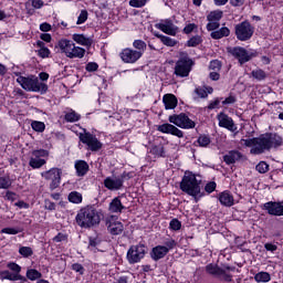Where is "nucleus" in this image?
<instances>
[{
	"mask_svg": "<svg viewBox=\"0 0 283 283\" xmlns=\"http://www.w3.org/2000/svg\"><path fill=\"white\" fill-rule=\"evenodd\" d=\"M242 142H244L245 147H252L250 154L254 156H260V154L271 151V149H277L283 145V138L277 133H265L259 137L242 139Z\"/></svg>",
	"mask_w": 283,
	"mask_h": 283,
	"instance_id": "f257e3e1",
	"label": "nucleus"
},
{
	"mask_svg": "<svg viewBox=\"0 0 283 283\" xmlns=\"http://www.w3.org/2000/svg\"><path fill=\"white\" fill-rule=\"evenodd\" d=\"M168 120L169 123L159 125L157 127V132H160L161 134H169L177 138H185V132L181 129H196V122L189 118L186 113L170 115Z\"/></svg>",
	"mask_w": 283,
	"mask_h": 283,
	"instance_id": "f03ea898",
	"label": "nucleus"
},
{
	"mask_svg": "<svg viewBox=\"0 0 283 283\" xmlns=\"http://www.w3.org/2000/svg\"><path fill=\"white\" fill-rule=\"evenodd\" d=\"M103 220V210L96 209L94 205L81 208L75 216V222L81 229H94Z\"/></svg>",
	"mask_w": 283,
	"mask_h": 283,
	"instance_id": "7ed1b4c3",
	"label": "nucleus"
},
{
	"mask_svg": "<svg viewBox=\"0 0 283 283\" xmlns=\"http://www.w3.org/2000/svg\"><path fill=\"white\" fill-rule=\"evenodd\" d=\"M14 75L18 76L17 83H19L25 92H40V94L48 93V84L39 81L36 75L23 76L21 75V72L14 73Z\"/></svg>",
	"mask_w": 283,
	"mask_h": 283,
	"instance_id": "20e7f679",
	"label": "nucleus"
},
{
	"mask_svg": "<svg viewBox=\"0 0 283 283\" xmlns=\"http://www.w3.org/2000/svg\"><path fill=\"white\" fill-rule=\"evenodd\" d=\"M179 189L192 198H202V196H205V193L201 192L198 178H196V175L191 171L185 172L179 184Z\"/></svg>",
	"mask_w": 283,
	"mask_h": 283,
	"instance_id": "39448f33",
	"label": "nucleus"
},
{
	"mask_svg": "<svg viewBox=\"0 0 283 283\" xmlns=\"http://www.w3.org/2000/svg\"><path fill=\"white\" fill-rule=\"evenodd\" d=\"M193 65H196V62L193 61V59H191V56H189V53H187V51L179 52V59L175 64V76H178L179 78H187V76L191 74Z\"/></svg>",
	"mask_w": 283,
	"mask_h": 283,
	"instance_id": "423d86ee",
	"label": "nucleus"
},
{
	"mask_svg": "<svg viewBox=\"0 0 283 283\" xmlns=\"http://www.w3.org/2000/svg\"><path fill=\"white\" fill-rule=\"evenodd\" d=\"M253 34H255V27H253L249 20L239 22L234 25V35L238 41H251V39H253Z\"/></svg>",
	"mask_w": 283,
	"mask_h": 283,
	"instance_id": "0eeeda50",
	"label": "nucleus"
},
{
	"mask_svg": "<svg viewBox=\"0 0 283 283\" xmlns=\"http://www.w3.org/2000/svg\"><path fill=\"white\" fill-rule=\"evenodd\" d=\"M205 271L207 275L216 277L217 280H220V282H233V274L227 272V270L218 265V263H208L205 266Z\"/></svg>",
	"mask_w": 283,
	"mask_h": 283,
	"instance_id": "6e6552de",
	"label": "nucleus"
},
{
	"mask_svg": "<svg viewBox=\"0 0 283 283\" xmlns=\"http://www.w3.org/2000/svg\"><path fill=\"white\" fill-rule=\"evenodd\" d=\"M42 178L44 180H49V189L50 191H54L61 187V176H63V169L53 167L49 170L41 172Z\"/></svg>",
	"mask_w": 283,
	"mask_h": 283,
	"instance_id": "1a4fd4ad",
	"label": "nucleus"
},
{
	"mask_svg": "<svg viewBox=\"0 0 283 283\" xmlns=\"http://www.w3.org/2000/svg\"><path fill=\"white\" fill-rule=\"evenodd\" d=\"M146 254L147 247H145V244L139 243L137 245H130L126 253V260L128 264H138V262H140Z\"/></svg>",
	"mask_w": 283,
	"mask_h": 283,
	"instance_id": "9d476101",
	"label": "nucleus"
},
{
	"mask_svg": "<svg viewBox=\"0 0 283 283\" xmlns=\"http://www.w3.org/2000/svg\"><path fill=\"white\" fill-rule=\"evenodd\" d=\"M78 138L83 145H86L90 151H101V149H103V143L98 140L96 135L87 132V129H84V133H81Z\"/></svg>",
	"mask_w": 283,
	"mask_h": 283,
	"instance_id": "9b49d317",
	"label": "nucleus"
},
{
	"mask_svg": "<svg viewBox=\"0 0 283 283\" xmlns=\"http://www.w3.org/2000/svg\"><path fill=\"white\" fill-rule=\"evenodd\" d=\"M228 52L240 63V65H244V63H249L253 56H255L254 53H249L244 46H234V48H229Z\"/></svg>",
	"mask_w": 283,
	"mask_h": 283,
	"instance_id": "f8f14e48",
	"label": "nucleus"
},
{
	"mask_svg": "<svg viewBox=\"0 0 283 283\" xmlns=\"http://www.w3.org/2000/svg\"><path fill=\"white\" fill-rule=\"evenodd\" d=\"M119 59L123 63L134 64L137 63L139 59H143V53L134 49L126 48L119 52Z\"/></svg>",
	"mask_w": 283,
	"mask_h": 283,
	"instance_id": "ddd939ff",
	"label": "nucleus"
},
{
	"mask_svg": "<svg viewBox=\"0 0 283 283\" xmlns=\"http://www.w3.org/2000/svg\"><path fill=\"white\" fill-rule=\"evenodd\" d=\"M155 28L169 36H176L178 34V27L174 24V20L171 19L161 20V22L155 24Z\"/></svg>",
	"mask_w": 283,
	"mask_h": 283,
	"instance_id": "4468645a",
	"label": "nucleus"
},
{
	"mask_svg": "<svg viewBox=\"0 0 283 283\" xmlns=\"http://www.w3.org/2000/svg\"><path fill=\"white\" fill-rule=\"evenodd\" d=\"M262 209L269 216L282 217L283 216V200L282 201H268L263 205Z\"/></svg>",
	"mask_w": 283,
	"mask_h": 283,
	"instance_id": "2eb2a0df",
	"label": "nucleus"
},
{
	"mask_svg": "<svg viewBox=\"0 0 283 283\" xmlns=\"http://www.w3.org/2000/svg\"><path fill=\"white\" fill-rule=\"evenodd\" d=\"M217 119L219 120V127H223L229 132H235V129H238V127L235 126V123L233 122V118H231L224 112L219 113L217 115Z\"/></svg>",
	"mask_w": 283,
	"mask_h": 283,
	"instance_id": "dca6fc26",
	"label": "nucleus"
},
{
	"mask_svg": "<svg viewBox=\"0 0 283 283\" xmlns=\"http://www.w3.org/2000/svg\"><path fill=\"white\" fill-rule=\"evenodd\" d=\"M104 187L105 189H108V191H120L123 188V180H119L117 178L106 177L104 179Z\"/></svg>",
	"mask_w": 283,
	"mask_h": 283,
	"instance_id": "f3484780",
	"label": "nucleus"
},
{
	"mask_svg": "<svg viewBox=\"0 0 283 283\" xmlns=\"http://www.w3.org/2000/svg\"><path fill=\"white\" fill-rule=\"evenodd\" d=\"M74 167L77 178H83L87 176V172L90 171V164H87V161L83 159L76 160Z\"/></svg>",
	"mask_w": 283,
	"mask_h": 283,
	"instance_id": "a211bd4d",
	"label": "nucleus"
},
{
	"mask_svg": "<svg viewBox=\"0 0 283 283\" xmlns=\"http://www.w3.org/2000/svg\"><path fill=\"white\" fill-rule=\"evenodd\" d=\"M127 207L123 205V201H120V197H115L112 199V201L108 205V211L111 213H123Z\"/></svg>",
	"mask_w": 283,
	"mask_h": 283,
	"instance_id": "6ab92c4d",
	"label": "nucleus"
},
{
	"mask_svg": "<svg viewBox=\"0 0 283 283\" xmlns=\"http://www.w3.org/2000/svg\"><path fill=\"white\" fill-rule=\"evenodd\" d=\"M106 226L111 235H120V233L125 231V226H123V222L120 221H106Z\"/></svg>",
	"mask_w": 283,
	"mask_h": 283,
	"instance_id": "aec40b11",
	"label": "nucleus"
},
{
	"mask_svg": "<svg viewBox=\"0 0 283 283\" xmlns=\"http://www.w3.org/2000/svg\"><path fill=\"white\" fill-rule=\"evenodd\" d=\"M167 248H164L163 245H156L150 251V258L154 260V262H158L159 260H163L168 254Z\"/></svg>",
	"mask_w": 283,
	"mask_h": 283,
	"instance_id": "412c9836",
	"label": "nucleus"
},
{
	"mask_svg": "<svg viewBox=\"0 0 283 283\" xmlns=\"http://www.w3.org/2000/svg\"><path fill=\"white\" fill-rule=\"evenodd\" d=\"M219 202L222 207H233L235 205V200L233 199V195L229 190L222 191L219 193Z\"/></svg>",
	"mask_w": 283,
	"mask_h": 283,
	"instance_id": "4be33fe9",
	"label": "nucleus"
},
{
	"mask_svg": "<svg viewBox=\"0 0 283 283\" xmlns=\"http://www.w3.org/2000/svg\"><path fill=\"white\" fill-rule=\"evenodd\" d=\"M238 160H242V153L239 150H230L227 155L223 156V161L226 165H235Z\"/></svg>",
	"mask_w": 283,
	"mask_h": 283,
	"instance_id": "5701e85b",
	"label": "nucleus"
},
{
	"mask_svg": "<svg viewBox=\"0 0 283 283\" xmlns=\"http://www.w3.org/2000/svg\"><path fill=\"white\" fill-rule=\"evenodd\" d=\"M74 45V42L67 39H62L57 42V46L60 48L61 52L67 57L70 56Z\"/></svg>",
	"mask_w": 283,
	"mask_h": 283,
	"instance_id": "b1692460",
	"label": "nucleus"
},
{
	"mask_svg": "<svg viewBox=\"0 0 283 283\" xmlns=\"http://www.w3.org/2000/svg\"><path fill=\"white\" fill-rule=\"evenodd\" d=\"M165 109H176L178 107V97L174 94H165L163 97Z\"/></svg>",
	"mask_w": 283,
	"mask_h": 283,
	"instance_id": "393cba45",
	"label": "nucleus"
},
{
	"mask_svg": "<svg viewBox=\"0 0 283 283\" xmlns=\"http://www.w3.org/2000/svg\"><path fill=\"white\" fill-rule=\"evenodd\" d=\"M154 36H156V39H159L161 43L166 45V48H176V45H178V42L176 40L171 39L170 36L164 35L160 32H155Z\"/></svg>",
	"mask_w": 283,
	"mask_h": 283,
	"instance_id": "a878e982",
	"label": "nucleus"
},
{
	"mask_svg": "<svg viewBox=\"0 0 283 283\" xmlns=\"http://www.w3.org/2000/svg\"><path fill=\"white\" fill-rule=\"evenodd\" d=\"M193 147H202L207 148L209 145H211V137L207 134H201L197 138V140L193 142Z\"/></svg>",
	"mask_w": 283,
	"mask_h": 283,
	"instance_id": "bb28decb",
	"label": "nucleus"
},
{
	"mask_svg": "<svg viewBox=\"0 0 283 283\" xmlns=\"http://www.w3.org/2000/svg\"><path fill=\"white\" fill-rule=\"evenodd\" d=\"M231 34V30L227 27H222L221 29L217 31H212L210 33L211 39H214L216 41L220 39H224V36H229Z\"/></svg>",
	"mask_w": 283,
	"mask_h": 283,
	"instance_id": "cd10ccee",
	"label": "nucleus"
},
{
	"mask_svg": "<svg viewBox=\"0 0 283 283\" xmlns=\"http://www.w3.org/2000/svg\"><path fill=\"white\" fill-rule=\"evenodd\" d=\"M72 39L78 45H84L86 48H90V45H92V39L85 36L84 34L74 33Z\"/></svg>",
	"mask_w": 283,
	"mask_h": 283,
	"instance_id": "c85d7f7f",
	"label": "nucleus"
},
{
	"mask_svg": "<svg viewBox=\"0 0 283 283\" xmlns=\"http://www.w3.org/2000/svg\"><path fill=\"white\" fill-rule=\"evenodd\" d=\"M1 275V280H9L10 282H19V279H21V273H10L8 270L2 271Z\"/></svg>",
	"mask_w": 283,
	"mask_h": 283,
	"instance_id": "c756f323",
	"label": "nucleus"
},
{
	"mask_svg": "<svg viewBox=\"0 0 283 283\" xmlns=\"http://www.w3.org/2000/svg\"><path fill=\"white\" fill-rule=\"evenodd\" d=\"M83 56H85V49L76 46V44L71 50V53H69V59H83Z\"/></svg>",
	"mask_w": 283,
	"mask_h": 283,
	"instance_id": "7c9ffc66",
	"label": "nucleus"
},
{
	"mask_svg": "<svg viewBox=\"0 0 283 283\" xmlns=\"http://www.w3.org/2000/svg\"><path fill=\"white\" fill-rule=\"evenodd\" d=\"M64 120L65 123H78V120H81V114L76 113L74 109H71V112L65 113Z\"/></svg>",
	"mask_w": 283,
	"mask_h": 283,
	"instance_id": "2f4dec72",
	"label": "nucleus"
},
{
	"mask_svg": "<svg viewBox=\"0 0 283 283\" xmlns=\"http://www.w3.org/2000/svg\"><path fill=\"white\" fill-rule=\"evenodd\" d=\"M67 199L72 205H81L83 202V195L78 191H71Z\"/></svg>",
	"mask_w": 283,
	"mask_h": 283,
	"instance_id": "473e14b6",
	"label": "nucleus"
},
{
	"mask_svg": "<svg viewBox=\"0 0 283 283\" xmlns=\"http://www.w3.org/2000/svg\"><path fill=\"white\" fill-rule=\"evenodd\" d=\"M43 277V274L36 270V269H29L27 270V279H29L31 282H36V280H41Z\"/></svg>",
	"mask_w": 283,
	"mask_h": 283,
	"instance_id": "72a5a7b5",
	"label": "nucleus"
},
{
	"mask_svg": "<svg viewBox=\"0 0 283 283\" xmlns=\"http://www.w3.org/2000/svg\"><path fill=\"white\" fill-rule=\"evenodd\" d=\"M150 154L156 156L157 158H165V146L163 145H154L150 148Z\"/></svg>",
	"mask_w": 283,
	"mask_h": 283,
	"instance_id": "f704fd0d",
	"label": "nucleus"
},
{
	"mask_svg": "<svg viewBox=\"0 0 283 283\" xmlns=\"http://www.w3.org/2000/svg\"><path fill=\"white\" fill-rule=\"evenodd\" d=\"M252 78H255V81H266V77L269 76L266 72L262 69H255L251 72Z\"/></svg>",
	"mask_w": 283,
	"mask_h": 283,
	"instance_id": "c9c22d12",
	"label": "nucleus"
},
{
	"mask_svg": "<svg viewBox=\"0 0 283 283\" xmlns=\"http://www.w3.org/2000/svg\"><path fill=\"white\" fill-rule=\"evenodd\" d=\"M223 14H224V12H222V10L211 11L207 15V21H213V22L220 23V20L222 19Z\"/></svg>",
	"mask_w": 283,
	"mask_h": 283,
	"instance_id": "e433bc0d",
	"label": "nucleus"
},
{
	"mask_svg": "<svg viewBox=\"0 0 283 283\" xmlns=\"http://www.w3.org/2000/svg\"><path fill=\"white\" fill-rule=\"evenodd\" d=\"M48 160L45 159H39V158H34L31 157V159L29 160V167H31L32 169H41V167H43V165H46Z\"/></svg>",
	"mask_w": 283,
	"mask_h": 283,
	"instance_id": "4c0bfd02",
	"label": "nucleus"
},
{
	"mask_svg": "<svg viewBox=\"0 0 283 283\" xmlns=\"http://www.w3.org/2000/svg\"><path fill=\"white\" fill-rule=\"evenodd\" d=\"M98 247H101V239L96 237H88V247L90 251H93V253H96L98 251Z\"/></svg>",
	"mask_w": 283,
	"mask_h": 283,
	"instance_id": "58836bf2",
	"label": "nucleus"
},
{
	"mask_svg": "<svg viewBox=\"0 0 283 283\" xmlns=\"http://www.w3.org/2000/svg\"><path fill=\"white\" fill-rule=\"evenodd\" d=\"M202 43V35H193L191 36L187 42H186V46L187 48H198V45H200Z\"/></svg>",
	"mask_w": 283,
	"mask_h": 283,
	"instance_id": "ea45409f",
	"label": "nucleus"
},
{
	"mask_svg": "<svg viewBox=\"0 0 283 283\" xmlns=\"http://www.w3.org/2000/svg\"><path fill=\"white\" fill-rule=\"evenodd\" d=\"M254 280L258 283L271 282V274L269 272H259L254 275Z\"/></svg>",
	"mask_w": 283,
	"mask_h": 283,
	"instance_id": "a19ab883",
	"label": "nucleus"
},
{
	"mask_svg": "<svg viewBox=\"0 0 283 283\" xmlns=\"http://www.w3.org/2000/svg\"><path fill=\"white\" fill-rule=\"evenodd\" d=\"M133 48H135L136 52H140L143 56V54H145V50H147V43L143 40H135L133 42Z\"/></svg>",
	"mask_w": 283,
	"mask_h": 283,
	"instance_id": "79ce46f5",
	"label": "nucleus"
},
{
	"mask_svg": "<svg viewBox=\"0 0 283 283\" xmlns=\"http://www.w3.org/2000/svg\"><path fill=\"white\" fill-rule=\"evenodd\" d=\"M31 128L33 132H38V134H43V132H45V123L33 120L31 122Z\"/></svg>",
	"mask_w": 283,
	"mask_h": 283,
	"instance_id": "37998d69",
	"label": "nucleus"
},
{
	"mask_svg": "<svg viewBox=\"0 0 283 283\" xmlns=\"http://www.w3.org/2000/svg\"><path fill=\"white\" fill-rule=\"evenodd\" d=\"M161 247H164L165 249H167V250H168V253H169V251H174V249H175L176 247H178V242H176V239L166 238V239L164 240V245H161Z\"/></svg>",
	"mask_w": 283,
	"mask_h": 283,
	"instance_id": "c03bdc74",
	"label": "nucleus"
},
{
	"mask_svg": "<svg viewBox=\"0 0 283 283\" xmlns=\"http://www.w3.org/2000/svg\"><path fill=\"white\" fill-rule=\"evenodd\" d=\"M136 176V172L134 171H124L119 177H117L119 180H122V187H124L125 182L127 180H132Z\"/></svg>",
	"mask_w": 283,
	"mask_h": 283,
	"instance_id": "a18cd8bd",
	"label": "nucleus"
},
{
	"mask_svg": "<svg viewBox=\"0 0 283 283\" xmlns=\"http://www.w3.org/2000/svg\"><path fill=\"white\" fill-rule=\"evenodd\" d=\"M19 253L22 258H32L34 255V251L30 247H20Z\"/></svg>",
	"mask_w": 283,
	"mask_h": 283,
	"instance_id": "49530a36",
	"label": "nucleus"
},
{
	"mask_svg": "<svg viewBox=\"0 0 283 283\" xmlns=\"http://www.w3.org/2000/svg\"><path fill=\"white\" fill-rule=\"evenodd\" d=\"M209 70H212V72H220V70H222V61L211 60L209 63Z\"/></svg>",
	"mask_w": 283,
	"mask_h": 283,
	"instance_id": "de8ad7c7",
	"label": "nucleus"
},
{
	"mask_svg": "<svg viewBox=\"0 0 283 283\" xmlns=\"http://www.w3.org/2000/svg\"><path fill=\"white\" fill-rule=\"evenodd\" d=\"M223 97H216L212 102L209 103L207 106V109L210 112L213 109H220V103H222Z\"/></svg>",
	"mask_w": 283,
	"mask_h": 283,
	"instance_id": "09e8293b",
	"label": "nucleus"
},
{
	"mask_svg": "<svg viewBox=\"0 0 283 283\" xmlns=\"http://www.w3.org/2000/svg\"><path fill=\"white\" fill-rule=\"evenodd\" d=\"M169 229H170V231H180V229H182V222H180V220L174 218L169 222Z\"/></svg>",
	"mask_w": 283,
	"mask_h": 283,
	"instance_id": "8fccbe9b",
	"label": "nucleus"
},
{
	"mask_svg": "<svg viewBox=\"0 0 283 283\" xmlns=\"http://www.w3.org/2000/svg\"><path fill=\"white\" fill-rule=\"evenodd\" d=\"M32 156L38 159L48 158V156H50V151H48L46 149H35L32 151Z\"/></svg>",
	"mask_w": 283,
	"mask_h": 283,
	"instance_id": "3c124183",
	"label": "nucleus"
},
{
	"mask_svg": "<svg viewBox=\"0 0 283 283\" xmlns=\"http://www.w3.org/2000/svg\"><path fill=\"white\" fill-rule=\"evenodd\" d=\"M234 103H238V97L231 93L228 97L224 98V101H221L223 107H227V105H234Z\"/></svg>",
	"mask_w": 283,
	"mask_h": 283,
	"instance_id": "603ef678",
	"label": "nucleus"
},
{
	"mask_svg": "<svg viewBox=\"0 0 283 283\" xmlns=\"http://www.w3.org/2000/svg\"><path fill=\"white\" fill-rule=\"evenodd\" d=\"M184 34H191V32H198V24L196 23H188L184 30Z\"/></svg>",
	"mask_w": 283,
	"mask_h": 283,
	"instance_id": "864d4df0",
	"label": "nucleus"
},
{
	"mask_svg": "<svg viewBox=\"0 0 283 283\" xmlns=\"http://www.w3.org/2000/svg\"><path fill=\"white\" fill-rule=\"evenodd\" d=\"M148 0H129L130 8H145Z\"/></svg>",
	"mask_w": 283,
	"mask_h": 283,
	"instance_id": "5fc2aeb1",
	"label": "nucleus"
},
{
	"mask_svg": "<svg viewBox=\"0 0 283 283\" xmlns=\"http://www.w3.org/2000/svg\"><path fill=\"white\" fill-rule=\"evenodd\" d=\"M71 269L75 271V273H78V275H85V268L81 263H73Z\"/></svg>",
	"mask_w": 283,
	"mask_h": 283,
	"instance_id": "6e6d98bb",
	"label": "nucleus"
},
{
	"mask_svg": "<svg viewBox=\"0 0 283 283\" xmlns=\"http://www.w3.org/2000/svg\"><path fill=\"white\" fill-rule=\"evenodd\" d=\"M87 10H82L80 15L77 17V21H76V25H83V23H85V21H87Z\"/></svg>",
	"mask_w": 283,
	"mask_h": 283,
	"instance_id": "4d7b16f0",
	"label": "nucleus"
},
{
	"mask_svg": "<svg viewBox=\"0 0 283 283\" xmlns=\"http://www.w3.org/2000/svg\"><path fill=\"white\" fill-rule=\"evenodd\" d=\"M0 233H7V235H17L21 233V229L19 228H3Z\"/></svg>",
	"mask_w": 283,
	"mask_h": 283,
	"instance_id": "13d9d810",
	"label": "nucleus"
},
{
	"mask_svg": "<svg viewBox=\"0 0 283 283\" xmlns=\"http://www.w3.org/2000/svg\"><path fill=\"white\" fill-rule=\"evenodd\" d=\"M255 169L259 174H266V171H269V164H266V161H260Z\"/></svg>",
	"mask_w": 283,
	"mask_h": 283,
	"instance_id": "bf43d9fd",
	"label": "nucleus"
},
{
	"mask_svg": "<svg viewBox=\"0 0 283 283\" xmlns=\"http://www.w3.org/2000/svg\"><path fill=\"white\" fill-rule=\"evenodd\" d=\"M217 187H218V184H216V181H209L205 186V191L207 193H213V191H216Z\"/></svg>",
	"mask_w": 283,
	"mask_h": 283,
	"instance_id": "052dcab7",
	"label": "nucleus"
},
{
	"mask_svg": "<svg viewBox=\"0 0 283 283\" xmlns=\"http://www.w3.org/2000/svg\"><path fill=\"white\" fill-rule=\"evenodd\" d=\"M51 54L52 51L48 48L38 50V56H40V59H50Z\"/></svg>",
	"mask_w": 283,
	"mask_h": 283,
	"instance_id": "680f3d73",
	"label": "nucleus"
},
{
	"mask_svg": "<svg viewBox=\"0 0 283 283\" xmlns=\"http://www.w3.org/2000/svg\"><path fill=\"white\" fill-rule=\"evenodd\" d=\"M12 187V182H10V179L6 177H0V189H10Z\"/></svg>",
	"mask_w": 283,
	"mask_h": 283,
	"instance_id": "e2e57ef3",
	"label": "nucleus"
},
{
	"mask_svg": "<svg viewBox=\"0 0 283 283\" xmlns=\"http://www.w3.org/2000/svg\"><path fill=\"white\" fill-rule=\"evenodd\" d=\"M44 209L48 211H56V203L54 201H51L50 199H46L44 201Z\"/></svg>",
	"mask_w": 283,
	"mask_h": 283,
	"instance_id": "0e129e2a",
	"label": "nucleus"
},
{
	"mask_svg": "<svg viewBox=\"0 0 283 283\" xmlns=\"http://www.w3.org/2000/svg\"><path fill=\"white\" fill-rule=\"evenodd\" d=\"M86 72H97L98 71V63L96 62H88L85 67Z\"/></svg>",
	"mask_w": 283,
	"mask_h": 283,
	"instance_id": "69168bd1",
	"label": "nucleus"
},
{
	"mask_svg": "<svg viewBox=\"0 0 283 283\" xmlns=\"http://www.w3.org/2000/svg\"><path fill=\"white\" fill-rule=\"evenodd\" d=\"M7 266L8 269H10V271H13V273H21V265H19L18 263L10 262Z\"/></svg>",
	"mask_w": 283,
	"mask_h": 283,
	"instance_id": "338daca9",
	"label": "nucleus"
},
{
	"mask_svg": "<svg viewBox=\"0 0 283 283\" xmlns=\"http://www.w3.org/2000/svg\"><path fill=\"white\" fill-rule=\"evenodd\" d=\"M208 32H213L214 30H218L220 28V22H213L209 21V23L206 25Z\"/></svg>",
	"mask_w": 283,
	"mask_h": 283,
	"instance_id": "774afa93",
	"label": "nucleus"
}]
</instances>
